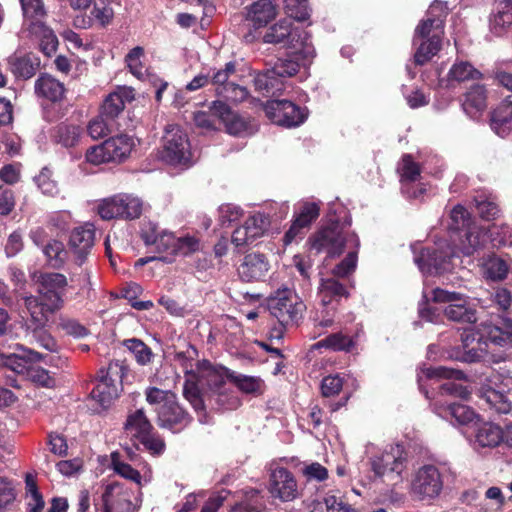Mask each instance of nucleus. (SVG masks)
I'll return each instance as SVG.
<instances>
[{
	"label": "nucleus",
	"mask_w": 512,
	"mask_h": 512,
	"mask_svg": "<svg viewBox=\"0 0 512 512\" xmlns=\"http://www.w3.org/2000/svg\"><path fill=\"white\" fill-rule=\"evenodd\" d=\"M487 234L486 228L470 224L452 236L454 242L456 238L459 240V244L455 247L438 244L437 248H425L419 256L415 257V263L422 273L438 274L447 271L453 257L459 256L460 253L469 256L483 247Z\"/></svg>",
	"instance_id": "1"
},
{
	"label": "nucleus",
	"mask_w": 512,
	"mask_h": 512,
	"mask_svg": "<svg viewBox=\"0 0 512 512\" xmlns=\"http://www.w3.org/2000/svg\"><path fill=\"white\" fill-rule=\"evenodd\" d=\"M67 287L68 279L64 274L43 273L39 277V297L32 295L23 297L24 305L30 315V327L34 331L44 327L50 316L62 308Z\"/></svg>",
	"instance_id": "2"
},
{
	"label": "nucleus",
	"mask_w": 512,
	"mask_h": 512,
	"mask_svg": "<svg viewBox=\"0 0 512 512\" xmlns=\"http://www.w3.org/2000/svg\"><path fill=\"white\" fill-rule=\"evenodd\" d=\"M191 364L186 373L190 376V380L195 379L201 389L208 388L216 394V402L225 409H234L238 406L239 400L236 397L228 399L221 392L225 381L230 380L232 371L221 366L212 364L208 360H197L195 365Z\"/></svg>",
	"instance_id": "3"
},
{
	"label": "nucleus",
	"mask_w": 512,
	"mask_h": 512,
	"mask_svg": "<svg viewBox=\"0 0 512 512\" xmlns=\"http://www.w3.org/2000/svg\"><path fill=\"white\" fill-rule=\"evenodd\" d=\"M146 399L148 403L158 405L156 411L160 427L177 433L189 423L187 413L178 405L175 395L170 391L152 387L146 391Z\"/></svg>",
	"instance_id": "4"
},
{
	"label": "nucleus",
	"mask_w": 512,
	"mask_h": 512,
	"mask_svg": "<svg viewBox=\"0 0 512 512\" xmlns=\"http://www.w3.org/2000/svg\"><path fill=\"white\" fill-rule=\"evenodd\" d=\"M26 24L32 35L40 41V49L45 55L54 53L58 40L53 30L44 23L46 11L42 0H20Z\"/></svg>",
	"instance_id": "5"
},
{
	"label": "nucleus",
	"mask_w": 512,
	"mask_h": 512,
	"mask_svg": "<svg viewBox=\"0 0 512 512\" xmlns=\"http://www.w3.org/2000/svg\"><path fill=\"white\" fill-rule=\"evenodd\" d=\"M359 246L358 236L338 223L321 229L312 240V248L317 253L325 252L330 257L339 256L345 248L359 249Z\"/></svg>",
	"instance_id": "6"
},
{
	"label": "nucleus",
	"mask_w": 512,
	"mask_h": 512,
	"mask_svg": "<svg viewBox=\"0 0 512 512\" xmlns=\"http://www.w3.org/2000/svg\"><path fill=\"white\" fill-rule=\"evenodd\" d=\"M127 371L123 362H111L107 368H101L98 373V383L90 393L102 409L108 408L122 391V381Z\"/></svg>",
	"instance_id": "7"
},
{
	"label": "nucleus",
	"mask_w": 512,
	"mask_h": 512,
	"mask_svg": "<svg viewBox=\"0 0 512 512\" xmlns=\"http://www.w3.org/2000/svg\"><path fill=\"white\" fill-rule=\"evenodd\" d=\"M266 43H287L297 54L304 58L314 56V48L310 41V35L303 29L293 28L292 21L282 19L271 26L264 35Z\"/></svg>",
	"instance_id": "8"
},
{
	"label": "nucleus",
	"mask_w": 512,
	"mask_h": 512,
	"mask_svg": "<svg viewBox=\"0 0 512 512\" xmlns=\"http://www.w3.org/2000/svg\"><path fill=\"white\" fill-rule=\"evenodd\" d=\"M298 70L299 63L296 60L278 59L271 69L254 77L255 88L266 96L280 95L286 89V79L295 75Z\"/></svg>",
	"instance_id": "9"
},
{
	"label": "nucleus",
	"mask_w": 512,
	"mask_h": 512,
	"mask_svg": "<svg viewBox=\"0 0 512 512\" xmlns=\"http://www.w3.org/2000/svg\"><path fill=\"white\" fill-rule=\"evenodd\" d=\"M431 300L435 303L447 304L443 313L450 321L474 324L478 320L476 307L468 301V297L464 294L435 288L431 291Z\"/></svg>",
	"instance_id": "10"
},
{
	"label": "nucleus",
	"mask_w": 512,
	"mask_h": 512,
	"mask_svg": "<svg viewBox=\"0 0 512 512\" xmlns=\"http://www.w3.org/2000/svg\"><path fill=\"white\" fill-rule=\"evenodd\" d=\"M161 159L175 167L188 168L192 165L191 145L187 134L179 126H167L163 137Z\"/></svg>",
	"instance_id": "11"
},
{
	"label": "nucleus",
	"mask_w": 512,
	"mask_h": 512,
	"mask_svg": "<svg viewBox=\"0 0 512 512\" xmlns=\"http://www.w3.org/2000/svg\"><path fill=\"white\" fill-rule=\"evenodd\" d=\"M268 310L282 326H292L298 322L305 310L304 303L289 289L277 290L268 299Z\"/></svg>",
	"instance_id": "12"
},
{
	"label": "nucleus",
	"mask_w": 512,
	"mask_h": 512,
	"mask_svg": "<svg viewBox=\"0 0 512 512\" xmlns=\"http://www.w3.org/2000/svg\"><path fill=\"white\" fill-rule=\"evenodd\" d=\"M484 339L486 345L488 343L495 346L512 348V321L504 320V329L498 326H487L484 333L476 338V333L472 330H464L461 333V342L464 352H482L480 342Z\"/></svg>",
	"instance_id": "13"
},
{
	"label": "nucleus",
	"mask_w": 512,
	"mask_h": 512,
	"mask_svg": "<svg viewBox=\"0 0 512 512\" xmlns=\"http://www.w3.org/2000/svg\"><path fill=\"white\" fill-rule=\"evenodd\" d=\"M443 484L439 468L433 464H424L413 475L411 493L418 500H432L440 495Z\"/></svg>",
	"instance_id": "14"
},
{
	"label": "nucleus",
	"mask_w": 512,
	"mask_h": 512,
	"mask_svg": "<svg viewBox=\"0 0 512 512\" xmlns=\"http://www.w3.org/2000/svg\"><path fill=\"white\" fill-rule=\"evenodd\" d=\"M371 470L377 477H387L391 480H401L406 468V458L399 446H390L370 457Z\"/></svg>",
	"instance_id": "15"
},
{
	"label": "nucleus",
	"mask_w": 512,
	"mask_h": 512,
	"mask_svg": "<svg viewBox=\"0 0 512 512\" xmlns=\"http://www.w3.org/2000/svg\"><path fill=\"white\" fill-rule=\"evenodd\" d=\"M266 116L275 124L284 127H297L307 118L305 109L289 100L272 99L264 105Z\"/></svg>",
	"instance_id": "16"
},
{
	"label": "nucleus",
	"mask_w": 512,
	"mask_h": 512,
	"mask_svg": "<svg viewBox=\"0 0 512 512\" xmlns=\"http://www.w3.org/2000/svg\"><path fill=\"white\" fill-rule=\"evenodd\" d=\"M268 491L272 498L291 502L299 496L298 484L291 471L284 467L271 470Z\"/></svg>",
	"instance_id": "17"
},
{
	"label": "nucleus",
	"mask_w": 512,
	"mask_h": 512,
	"mask_svg": "<svg viewBox=\"0 0 512 512\" xmlns=\"http://www.w3.org/2000/svg\"><path fill=\"white\" fill-rule=\"evenodd\" d=\"M141 238L146 246H153L158 253H166L167 255L177 253L178 238L172 232L161 229L154 222L143 223Z\"/></svg>",
	"instance_id": "18"
},
{
	"label": "nucleus",
	"mask_w": 512,
	"mask_h": 512,
	"mask_svg": "<svg viewBox=\"0 0 512 512\" xmlns=\"http://www.w3.org/2000/svg\"><path fill=\"white\" fill-rule=\"evenodd\" d=\"M502 436L501 426L493 422H482L475 424L469 442L475 452L486 454L501 444Z\"/></svg>",
	"instance_id": "19"
},
{
	"label": "nucleus",
	"mask_w": 512,
	"mask_h": 512,
	"mask_svg": "<svg viewBox=\"0 0 512 512\" xmlns=\"http://www.w3.org/2000/svg\"><path fill=\"white\" fill-rule=\"evenodd\" d=\"M268 226L266 217L261 213L248 217L242 225L237 227L231 237V242L236 247H243L252 244L256 239L263 236Z\"/></svg>",
	"instance_id": "20"
},
{
	"label": "nucleus",
	"mask_w": 512,
	"mask_h": 512,
	"mask_svg": "<svg viewBox=\"0 0 512 512\" xmlns=\"http://www.w3.org/2000/svg\"><path fill=\"white\" fill-rule=\"evenodd\" d=\"M102 502V512H133L131 491L120 482L106 485Z\"/></svg>",
	"instance_id": "21"
},
{
	"label": "nucleus",
	"mask_w": 512,
	"mask_h": 512,
	"mask_svg": "<svg viewBox=\"0 0 512 512\" xmlns=\"http://www.w3.org/2000/svg\"><path fill=\"white\" fill-rule=\"evenodd\" d=\"M270 269L267 257L259 252L246 254L237 266V273L244 282L262 280Z\"/></svg>",
	"instance_id": "22"
},
{
	"label": "nucleus",
	"mask_w": 512,
	"mask_h": 512,
	"mask_svg": "<svg viewBox=\"0 0 512 512\" xmlns=\"http://www.w3.org/2000/svg\"><path fill=\"white\" fill-rule=\"evenodd\" d=\"M95 241V228L86 223L74 228L69 237V247L76 256V261L82 265L90 253Z\"/></svg>",
	"instance_id": "23"
},
{
	"label": "nucleus",
	"mask_w": 512,
	"mask_h": 512,
	"mask_svg": "<svg viewBox=\"0 0 512 512\" xmlns=\"http://www.w3.org/2000/svg\"><path fill=\"white\" fill-rule=\"evenodd\" d=\"M319 216V206L316 203L305 202L295 214V219L291 227L285 233L283 241L285 245H289L298 237H301L303 230L308 228L313 221Z\"/></svg>",
	"instance_id": "24"
},
{
	"label": "nucleus",
	"mask_w": 512,
	"mask_h": 512,
	"mask_svg": "<svg viewBox=\"0 0 512 512\" xmlns=\"http://www.w3.org/2000/svg\"><path fill=\"white\" fill-rule=\"evenodd\" d=\"M447 8L441 2H434L430 5L427 18L423 20L415 30L416 38L431 37L433 33L443 34V19L447 14Z\"/></svg>",
	"instance_id": "25"
},
{
	"label": "nucleus",
	"mask_w": 512,
	"mask_h": 512,
	"mask_svg": "<svg viewBox=\"0 0 512 512\" xmlns=\"http://www.w3.org/2000/svg\"><path fill=\"white\" fill-rule=\"evenodd\" d=\"M134 98L133 88L127 86L118 87L105 98L101 107L102 116L113 121L123 111L125 104L133 101Z\"/></svg>",
	"instance_id": "26"
},
{
	"label": "nucleus",
	"mask_w": 512,
	"mask_h": 512,
	"mask_svg": "<svg viewBox=\"0 0 512 512\" xmlns=\"http://www.w3.org/2000/svg\"><path fill=\"white\" fill-rule=\"evenodd\" d=\"M398 172L402 182V190L409 197L417 198L425 191L424 188H420L418 191L412 190L411 184L419 179L421 170L419 164L412 159L411 155L406 154L402 157Z\"/></svg>",
	"instance_id": "27"
},
{
	"label": "nucleus",
	"mask_w": 512,
	"mask_h": 512,
	"mask_svg": "<svg viewBox=\"0 0 512 512\" xmlns=\"http://www.w3.org/2000/svg\"><path fill=\"white\" fill-rule=\"evenodd\" d=\"M277 15V7L271 0H258L247 7L246 20L254 28L266 26Z\"/></svg>",
	"instance_id": "28"
},
{
	"label": "nucleus",
	"mask_w": 512,
	"mask_h": 512,
	"mask_svg": "<svg viewBox=\"0 0 512 512\" xmlns=\"http://www.w3.org/2000/svg\"><path fill=\"white\" fill-rule=\"evenodd\" d=\"M434 412L445 420L455 419L459 424L465 425L471 423L476 418V413L470 407L453 403L444 405L438 401L433 404Z\"/></svg>",
	"instance_id": "29"
},
{
	"label": "nucleus",
	"mask_w": 512,
	"mask_h": 512,
	"mask_svg": "<svg viewBox=\"0 0 512 512\" xmlns=\"http://www.w3.org/2000/svg\"><path fill=\"white\" fill-rule=\"evenodd\" d=\"M463 379L464 373L457 368H449L445 366H426L423 365L419 368L417 373V382L419 385L420 390L424 393L425 397L427 399H430L431 396L429 395V392L424 387V380L425 379Z\"/></svg>",
	"instance_id": "30"
},
{
	"label": "nucleus",
	"mask_w": 512,
	"mask_h": 512,
	"mask_svg": "<svg viewBox=\"0 0 512 512\" xmlns=\"http://www.w3.org/2000/svg\"><path fill=\"white\" fill-rule=\"evenodd\" d=\"M347 288L334 277L322 278L318 287L320 303L327 307L338 303L342 298H348Z\"/></svg>",
	"instance_id": "31"
},
{
	"label": "nucleus",
	"mask_w": 512,
	"mask_h": 512,
	"mask_svg": "<svg viewBox=\"0 0 512 512\" xmlns=\"http://www.w3.org/2000/svg\"><path fill=\"white\" fill-rule=\"evenodd\" d=\"M35 91L38 96L46 98L52 102L60 101L65 93L63 83L51 75H41L35 82Z\"/></svg>",
	"instance_id": "32"
},
{
	"label": "nucleus",
	"mask_w": 512,
	"mask_h": 512,
	"mask_svg": "<svg viewBox=\"0 0 512 512\" xmlns=\"http://www.w3.org/2000/svg\"><path fill=\"white\" fill-rule=\"evenodd\" d=\"M487 92L484 86L474 85L464 96L463 110L472 118L477 117L487 106Z\"/></svg>",
	"instance_id": "33"
},
{
	"label": "nucleus",
	"mask_w": 512,
	"mask_h": 512,
	"mask_svg": "<svg viewBox=\"0 0 512 512\" xmlns=\"http://www.w3.org/2000/svg\"><path fill=\"white\" fill-rule=\"evenodd\" d=\"M482 77V73L477 70L471 63L467 61H457L449 69L447 74V86L452 87L455 84L470 80H478Z\"/></svg>",
	"instance_id": "34"
},
{
	"label": "nucleus",
	"mask_w": 512,
	"mask_h": 512,
	"mask_svg": "<svg viewBox=\"0 0 512 512\" xmlns=\"http://www.w3.org/2000/svg\"><path fill=\"white\" fill-rule=\"evenodd\" d=\"M10 71L24 79L31 78L39 67V60L33 55H12L8 58Z\"/></svg>",
	"instance_id": "35"
},
{
	"label": "nucleus",
	"mask_w": 512,
	"mask_h": 512,
	"mask_svg": "<svg viewBox=\"0 0 512 512\" xmlns=\"http://www.w3.org/2000/svg\"><path fill=\"white\" fill-rule=\"evenodd\" d=\"M42 354H0V366L18 374H27L33 362H38Z\"/></svg>",
	"instance_id": "36"
},
{
	"label": "nucleus",
	"mask_w": 512,
	"mask_h": 512,
	"mask_svg": "<svg viewBox=\"0 0 512 512\" xmlns=\"http://www.w3.org/2000/svg\"><path fill=\"white\" fill-rule=\"evenodd\" d=\"M124 430L132 439L139 440L142 436L152 431V425L147 419L143 409H138L128 415L124 425Z\"/></svg>",
	"instance_id": "37"
},
{
	"label": "nucleus",
	"mask_w": 512,
	"mask_h": 512,
	"mask_svg": "<svg viewBox=\"0 0 512 512\" xmlns=\"http://www.w3.org/2000/svg\"><path fill=\"white\" fill-rule=\"evenodd\" d=\"M111 162L122 161L131 153L134 141L128 135H117L105 140Z\"/></svg>",
	"instance_id": "38"
},
{
	"label": "nucleus",
	"mask_w": 512,
	"mask_h": 512,
	"mask_svg": "<svg viewBox=\"0 0 512 512\" xmlns=\"http://www.w3.org/2000/svg\"><path fill=\"white\" fill-rule=\"evenodd\" d=\"M111 465L115 473L127 480L136 483L138 486L147 484L151 479L150 473L141 475L138 470L134 469L128 463L122 461L117 453L111 454Z\"/></svg>",
	"instance_id": "39"
},
{
	"label": "nucleus",
	"mask_w": 512,
	"mask_h": 512,
	"mask_svg": "<svg viewBox=\"0 0 512 512\" xmlns=\"http://www.w3.org/2000/svg\"><path fill=\"white\" fill-rule=\"evenodd\" d=\"M329 349L334 351H349L354 348V341L341 332L330 334L311 346L312 350Z\"/></svg>",
	"instance_id": "40"
},
{
	"label": "nucleus",
	"mask_w": 512,
	"mask_h": 512,
	"mask_svg": "<svg viewBox=\"0 0 512 512\" xmlns=\"http://www.w3.org/2000/svg\"><path fill=\"white\" fill-rule=\"evenodd\" d=\"M230 381L246 394H261L264 387V382L260 377L244 375L235 371L231 372Z\"/></svg>",
	"instance_id": "41"
},
{
	"label": "nucleus",
	"mask_w": 512,
	"mask_h": 512,
	"mask_svg": "<svg viewBox=\"0 0 512 512\" xmlns=\"http://www.w3.org/2000/svg\"><path fill=\"white\" fill-rule=\"evenodd\" d=\"M236 65L234 62H228L223 68L217 69L210 76V83L215 87L217 95L225 92L229 84H233L231 77L235 75Z\"/></svg>",
	"instance_id": "42"
},
{
	"label": "nucleus",
	"mask_w": 512,
	"mask_h": 512,
	"mask_svg": "<svg viewBox=\"0 0 512 512\" xmlns=\"http://www.w3.org/2000/svg\"><path fill=\"white\" fill-rule=\"evenodd\" d=\"M441 47V36L439 33H433L431 37L423 40L415 53L417 64H424L438 53Z\"/></svg>",
	"instance_id": "43"
},
{
	"label": "nucleus",
	"mask_w": 512,
	"mask_h": 512,
	"mask_svg": "<svg viewBox=\"0 0 512 512\" xmlns=\"http://www.w3.org/2000/svg\"><path fill=\"white\" fill-rule=\"evenodd\" d=\"M225 126L228 133L235 136L251 135L257 130L255 123L234 113L227 120Z\"/></svg>",
	"instance_id": "44"
},
{
	"label": "nucleus",
	"mask_w": 512,
	"mask_h": 512,
	"mask_svg": "<svg viewBox=\"0 0 512 512\" xmlns=\"http://www.w3.org/2000/svg\"><path fill=\"white\" fill-rule=\"evenodd\" d=\"M43 253L46 256L48 262L53 267H61L67 256V252L62 242L58 240H49L43 246Z\"/></svg>",
	"instance_id": "45"
},
{
	"label": "nucleus",
	"mask_w": 512,
	"mask_h": 512,
	"mask_svg": "<svg viewBox=\"0 0 512 512\" xmlns=\"http://www.w3.org/2000/svg\"><path fill=\"white\" fill-rule=\"evenodd\" d=\"M121 194L103 199L98 204V214L104 220L121 219Z\"/></svg>",
	"instance_id": "46"
},
{
	"label": "nucleus",
	"mask_w": 512,
	"mask_h": 512,
	"mask_svg": "<svg viewBox=\"0 0 512 512\" xmlns=\"http://www.w3.org/2000/svg\"><path fill=\"white\" fill-rule=\"evenodd\" d=\"M121 219L132 220L139 218L142 214V201L128 194H121Z\"/></svg>",
	"instance_id": "47"
},
{
	"label": "nucleus",
	"mask_w": 512,
	"mask_h": 512,
	"mask_svg": "<svg viewBox=\"0 0 512 512\" xmlns=\"http://www.w3.org/2000/svg\"><path fill=\"white\" fill-rule=\"evenodd\" d=\"M494 246H512V228L506 224H493L487 229Z\"/></svg>",
	"instance_id": "48"
},
{
	"label": "nucleus",
	"mask_w": 512,
	"mask_h": 512,
	"mask_svg": "<svg viewBox=\"0 0 512 512\" xmlns=\"http://www.w3.org/2000/svg\"><path fill=\"white\" fill-rule=\"evenodd\" d=\"M512 25V14L495 6V11L489 19L491 31L496 35H502Z\"/></svg>",
	"instance_id": "49"
},
{
	"label": "nucleus",
	"mask_w": 512,
	"mask_h": 512,
	"mask_svg": "<svg viewBox=\"0 0 512 512\" xmlns=\"http://www.w3.org/2000/svg\"><path fill=\"white\" fill-rule=\"evenodd\" d=\"M80 137V128L75 125L60 124L56 129L55 139L65 147L74 146Z\"/></svg>",
	"instance_id": "50"
},
{
	"label": "nucleus",
	"mask_w": 512,
	"mask_h": 512,
	"mask_svg": "<svg viewBox=\"0 0 512 512\" xmlns=\"http://www.w3.org/2000/svg\"><path fill=\"white\" fill-rule=\"evenodd\" d=\"M508 273L507 262L500 257H490L485 263V274L492 280H502Z\"/></svg>",
	"instance_id": "51"
},
{
	"label": "nucleus",
	"mask_w": 512,
	"mask_h": 512,
	"mask_svg": "<svg viewBox=\"0 0 512 512\" xmlns=\"http://www.w3.org/2000/svg\"><path fill=\"white\" fill-rule=\"evenodd\" d=\"M34 181L45 195L55 196L59 192L57 182L52 178V172L48 168H43L40 173L35 176Z\"/></svg>",
	"instance_id": "52"
},
{
	"label": "nucleus",
	"mask_w": 512,
	"mask_h": 512,
	"mask_svg": "<svg viewBox=\"0 0 512 512\" xmlns=\"http://www.w3.org/2000/svg\"><path fill=\"white\" fill-rule=\"evenodd\" d=\"M143 56L144 49L140 46H137L134 47L125 57V62L130 72L137 78H141L145 72V67L141 60Z\"/></svg>",
	"instance_id": "53"
},
{
	"label": "nucleus",
	"mask_w": 512,
	"mask_h": 512,
	"mask_svg": "<svg viewBox=\"0 0 512 512\" xmlns=\"http://www.w3.org/2000/svg\"><path fill=\"white\" fill-rule=\"evenodd\" d=\"M350 249L347 256L332 270L333 276L343 278L354 272L357 265L358 249Z\"/></svg>",
	"instance_id": "54"
},
{
	"label": "nucleus",
	"mask_w": 512,
	"mask_h": 512,
	"mask_svg": "<svg viewBox=\"0 0 512 512\" xmlns=\"http://www.w3.org/2000/svg\"><path fill=\"white\" fill-rule=\"evenodd\" d=\"M112 120L107 119L105 116L96 117L91 120L88 125V133L93 139H98L106 136L112 130Z\"/></svg>",
	"instance_id": "55"
},
{
	"label": "nucleus",
	"mask_w": 512,
	"mask_h": 512,
	"mask_svg": "<svg viewBox=\"0 0 512 512\" xmlns=\"http://www.w3.org/2000/svg\"><path fill=\"white\" fill-rule=\"evenodd\" d=\"M285 9L290 17L298 21H305L310 17L307 0H285Z\"/></svg>",
	"instance_id": "56"
},
{
	"label": "nucleus",
	"mask_w": 512,
	"mask_h": 512,
	"mask_svg": "<svg viewBox=\"0 0 512 512\" xmlns=\"http://www.w3.org/2000/svg\"><path fill=\"white\" fill-rule=\"evenodd\" d=\"M450 219L449 227L451 230L457 231V233L471 224L469 213L462 205H456L452 209Z\"/></svg>",
	"instance_id": "57"
},
{
	"label": "nucleus",
	"mask_w": 512,
	"mask_h": 512,
	"mask_svg": "<svg viewBox=\"0 0 512 512\" xmlns=\"http://www.w3.org/2000/svg\"><path fill=\"white\" fill-rule=\"evenodd\" d=\"M87 162L93 165H100L111 162L105 141L99 145L90 147L85 155Z\"/></svg>",
	"instance_id": "58"
},
{
	"label": "nucleus",
	"mask_w": 512,
	"mask_h": 512,
	"mask_svg": "<svg viewBox=\"0 0 512 512\" xmlns=\"http://www.w3.org/2000/svg\"><path fill=\"white\" fill-rule=\"evenodd\" d=\"M243 215V210L234 204H223L219 207V221L222 225H230L238 221Z\"/></svg>",
	"instance_id": "59"
},
{
	"label": "nucleus",
	"mask_w": 512,
	"mask_h": 512,
	"mask_svg": "<svg viewBox=\"0 0 512 512\" xmlns=\"http://www.w3.org/2000/svg\"><path fill=\"white\" fill-rule=\"evenodd\" d=\"M27 492L29 497V512H40L44 507V500L39 493L36 484L27 478L26 480Z\"/></svg>",
	"instance_id": "60"
},
{
	"label": "nucleus",
	"mask_w": 512,
	"mask_h": 512,
	"mask_svg": "<svg viewBox=\"0 0 512 512\" xmlns=\"http://www.w3.org/2000/svg\"><path fill=\"white\" fill-rule=\"evenodd\" d=\"M286 326H282L280 324L279 327H275L270 331L268 342H257L258 346L266 352H282V348L277 344L281 340L284 332V328Z\"/></svg>",
	"instance_id": "61"
},
{
	"label": "nucleus",
	"mask_w": 512,
	"mask_h": 512,
	"mask_svg": "<svg viewBox=\"0 0 512 512\" xmlns=\"http://www.w3.org/2000/svg\"><path fill=\"white\" fill-rule=\"evenodd\" d=\"M512 122V103H501L492 113L491 127H498V123Z\"/></svg>",
	"instance_id": "62"
},
{
	"label": "nucleus",
	"mask_w": 512,
	"mask_h": 512,
	"mask_svg": "<svg viewBox=\"0 0 512 512\" xmlns=\"http://www.w3.org/2000/svg\"><path fill=\"white\" fill-rule=\"evenodd\" d=\"M343 387V381L338 375L327 376L322 380L321 391L324 397L338 394Z\"/></svg>",
	"instance_id": "63"
},
{
	"label": "nucleus",
	"mask_w": 512,
	"mask_h": 512,
	"mask_svg": "<svg viewBox=\"0 0 512 512\" xmlns=\"http://www.w3.org/2000/svg\"><path fill=\"white\" fill-rule=\"evenodd\" d=\"M477 211L480 217L484 220L495 219L499 214L497 204L490 200L477 201Z\"/></svg>",
	"instance_id": "64"
}]
</instances>
